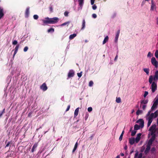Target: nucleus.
Returning <instances> with one entry per match:
<instances>
[{
    "label": "nucleus",
    "instance_id": "nucleus-40",
    "mask_svg": "<svg viewBox=\"0 0 158 158\" xmlns=\"http://www.w3.org/2000/svg\"><path fill=\"white\" fill-rule=\"evenodd\" d=\"M155 138L156 137H154V136H152L149 140L153 142L155 140Z\"/></svg>",
    "mask_w": 158,
    "mask_h": 158
},
{
    "label": "nucleus",
    "instance_id": "nucleus-54",
    "mask_svg": "<svg viewBox=\"0 0 158 158\" xmlns=\"http://www.w3.org/2000/svg\"><path fill=\"white\" fill-rule=\"evenodd\" d=\"M146 107V105H144L142 106V108L143 110H145V109Z\"/></svg>",
    "mask_w": 158,
    "mask_h": 158
},
{
    "label": "nucleus",
    "instance_id": "nucleus-53",
    "mask_svg": "<svg viewBox=\"0 0 158 158\" xmlns=\"http://www.w3.org/2000/svg\"><path fill=\"white\" fill-rule=\"evenodd\" d=\"M116 16V14L115 13H114L111 16V17L112 18H114Z\"/></svg>",
    "mask_w": 158,
    "mask_h": 158
},
{
    "label": "nucleus",
    "instance_id": "nucleus-23",
    "mask_svg": "<svg viewBox=\"0 0 158 158\" xmlns=\"http://www.w3.org/2000/svg\"><path fill=\"white\" fill-rule=\"evenodd\" d=\"M77 35L76 34H73L69 36V39L70 40L73 39Z\"/></svg>",
    "mask_w": 158,
    "mask_h": 158
},
{
    "label": "nucleus",
    "instance_id": "nucleus-39",
    "mask_svg": "<svg viewBox=\"0 0 158 158\" xmlns=\"http://www.w3.org/2000/svg\"><path fill=\"white\" fill-rule=\"evenodd\" d=\"M93 82L92 81H91L89 82V86H93Z\"/></svg>",
    "mask_w": 158,
    "mask_h": 158
},
{
    "label": "nucleus",
    "instance_id": "nucleus-1",
    "mask_svg": "<svg viewBox=\"0 0 158 158\" xmlns=\"http://www.w3.org/2000/svg\"><path fill=\"white\" fill-rule=\"evenodd\" d=\"M59 20V19L57 17H54L49 18L47 17L45 20H43V22L45 24H54L57 23Z\"/></svg>",
    "mask_w": 158,
    "mask_h": 158
},
{
    "label": "nucleus",
    "instance_id": "nucleus-16",
    "mask_svg": "<svg viewBox=\"0 0 158 158\" xmlns=\"http://www.w3.org/2000/svg\"><path fill=\"white\" fill-rule=\"evenodd\" d=\"M79 108H77L74 111V117L75 118L78 115L79 112Z\"/></svg>",
    "mask_w": 158,
    "mask_h": 158
},
{
    "label": "nucleus",
    "instance_id": "nucleus-38",
    "mask_svg": "<svg viewBox=\"0 0 158 158\" xmlns=\"http://www.w3.org/2000/svg\"><path fill=\"white\" fill-rule=\"evenodd\" d=\"M155 56L156 58H158V50L156 51L155 53Z\"/></svg>",
    "mask_w": 158,
    "mask_h": 158
},
{
    "label": "nucleus",
    "instance_id": "nucleus-46",
    "mask_svg": "<svg viewBox=\"0 0 158 158\" xmlns=\"http://www.w3.org/2000/svg\"><path fill=\"white\" fill-rule=\"evenodd\" d=\"M18 43L17 41L16 40H15L12 42V44L13 45H16Z\"/></svg>",
    "mask_w": 158,
    "mask_h": 158
},
{
    "label": "nucleus",
    "instance_id": "nucleus-11",
    "mask_svg": "<svg viewBox=\"0 0 158 158\" xmlns=\"http://www.w3.org/2000/svg\"><path fill=\"white\" fill-rule=\"evenodd\" d=\"M19 44H18L15 47V51L14 54H13V57H14L15 56V55L17 53V52L18 51V50L19 49Z\"/></svg>",
    "mask_w": 158,
    "mask_h": 158
},
{
    "label": "nucleus",
    "instance_id": "nucleus-51",
    "mask_svg": "<svg viewBox=\"0 0 158 158\" xmlns=\"http://www.w3.org/2000/svg\"><path fill=\"white\" fill-rule=\"evenodd\" d=\"M92 15L94 19L96 18H97V15L95 14H93Z\"/></svg>",
    "mask_w": 158,
    "mask_h": 158
},
{
    "label": "nucleus",
    "instance_id": "nucleus-3",
    "mask_svg": "<svg viewBox=\"0 0 158 158\" xmlns=\"http://www.w3.org/2000/svg\"><path fill=\"white\" fill-rule=\"evenodd\" d=\"M136 123H139L141 128L143 127L144 126V121L142 119H139L136 122Z\"/></svg>",
    "mask_w": 158,
    "mask_h": 158
},
{
    "label": "nucleus",
    "instance_id": "nucleus-27",
    "mask_svg": "<svg viewBox=\"0 0 158 158\" xmlns=\"http://www.w3.org/2000/svg\"><path fill=\"white\" fill-rule=\"evenodd\" d=\"M153 80V77L152 76H150L149 78L148 81L149 83L150 84L152 83V81Z\"/></svg>",
    "mask_w": 158,
    "mask_h": 158
},
{
    "label": "nucleus",
    "instance_id": "nucleus-48",
    "mask_svg": "<svg viewBox=\"0 0 158 158\" xmlns=\"http://www.w3.org/2000/svg\"><path fill=\"white\" fill-rule=\"evenodd\" d=\"M154 102L157 104L158 103V98H157L156 97L155 98Z\"/></svg>",
    "mask_w": 158,
    "mask_h": 158
},
{
    "label": "nucleus",
    "instance_id": "nucleus-17",
    "mask_svg": "<svg viewBox=\"0 0 158 158\" xmlns=\"http://www.w3.org/2000/svg\"><path fill=\"white\" fill-rule=\"evenodd\" d=\"M148 100H141L140 102V107H141L142 104H146L148 103Z\"/></svg>",
    "mask_w": 158,
    "mask_h": 158
},
{
    "label": "nucleus",
    "instance_id": "nucleus-15",
    "mask_svg": "<svg viewBox=\"0 0 158 158\" xmlns=\"http://www.w3.org/2000/svg\"><path fill=\"white\" fill-rule=\"evenodd\" d=\"M38 146V143H35L33 146L32 148L31 149V152H33L35 150V149Z\"/></svg>",
    "mask_w": 158,
    "mask_h": 158
},
{
    "label": "nucleus",
    "instance_id": "nucleus-21",
    "mask_svg": "<svg viewBox=\"0 0 158 158\" xmlns=\"http://www.w3.org/2000/svg\"><path fill=\"white\" fill-rule=\"evenodd\" d=\"M140 126L138 125V124H135L134 126V129L135 130H137L140 129Z\"/></svg>",
    "mask_w": 158,
    "mask_h": 158
},
{
    "label": "nucleus",
    "instance_id": "nucleus-44",
    "mask_svg": "<svg viewBox=\"0 0 158 158\" xmlns=\"http://www.w3.org/2000/svg\"><path fill=\"white\" fill-rule=\"evenodd\" d=\"M69 12L67 11H66L64 13V15L65 16L67 17L68 16Z\"/></svg>",
    "mask_w": 158,
    "mask_h": 158
},
{
    "label": "nucleus",
    "instance_id": "nucleus-10",
    "mask_svg": "<svg viewBox=\"0 0 158 158\" xmlns=\"http://www.w3.org/2000/svg\"><path fill=\"white\" fill-rule=\"evenodd\" d=\"M29 13V8L27 7L26 8L25 12V17L28 18Z\"/></svg>",
    "mask_w": 158,
    "mask_h": 158
},
{
    "label": "nucleus",
    "instance_id": "nucleus-60",
    "mask_svg": "<svg viewBox=\"0 0 158 158\" xmlns=\"http://www.w3.org/2000/svg\"><path fill=\"white\" fill-rule=\"evenodd\" d=\"M155 151V148L154 147H153L151 149V151L152 152H153Z\"/></svg>",
    "mask_w": 158,
    "mask_h": 158
},
{
    "label": "nucleus",
    "instance_id": "nucleus-31",
    "mask_svg": "<svg viewBox=\"0 0 158 158\" xmlns=\"http://www.w3.org/2000/svg\"><path fill=\"white\" fill-rule=\"evenodd\" d=\"M143 111L142 110L138 109L136 112V114L137 115H139V114L142 113Z\"/></svg>",
    "mask_w": 158,
    "mask_h": 158
},
{
    "label": "nucleus",
    "instance_id": "nucleus-56",
    "mask_svg": "<svg viewBox=\"0 0 158 158\" xmlns=\"http://www.w3.org/2000/svg\"><path fill=\"white\" fill-rule=\"evenodd\" d=\"M142 153H140L138 156V158H142Z\"/></svg>",
    "mask_w": 158,
    "mask_h": 158
},
{
    "label": "nucleus",
    "instance_id": "nucleus-18",
    "mask_svg": "<svg viewBox=\"0 0 158 158\" xmlns=\"http://www.w3.org/2000/svg\"><path fill=\"white\" fill-rule=\"evenodd\" d=\"M154 80H157L158 79V71H156L155 75L154 77Z\"/></svg>",
    "mask_w": 158,
    "mask_h": 158
},
{
    "label": "nucleus",
    "instance_id": "nucleus-59",
    "mask_svg": "<svg viewBox=\"0 0 158 158\" xmlns=\"http://www.w3.org/2000/svg\"><path fill=\"white\" fill-rule=\"evenodd\" d=\"M95 0H91V3L92 5H94Z\"/></svg>",
    "mask_w": 158,
    "mask_h": 158
},
{
    "label": "nucleus",
    "instance_id": "nucleus-7",
    "mask_svg": "<svg viewBox=\"0 0 158 158\" xmlns=\"http://www.w3.org/2000/svg\"><path fill=\"white\" fill-rule=\"evenodd\" d=\"M148 122L147 124V126L148 127L150 125L152 121L153 118L149 115L148 117Z\"/></svg>",
    "mask_w": 158,
    "mask_h": 158
},
{
    "label": "nucleus",
    "instance_id": "nucleus-33",
    "mask_svg": "<svg viewBox=\"0 0 158 158\" xmlns=\"http://www.w3.org/2000/svg\"><path fill=\"white\" fill-rule=\"evenodd\" d=\"M54 31V29L52 28H50L48 30V32H53Z\"/></svg>",
    "mask_w": 158,
    "mask_h": 158
},
{
    "label": "nucleus",
    "instance_id": "nucleus-37",
    "mask_svg": "<svg viewBox=\"0 0 158 158\" xmlns=\"http://www.w3.org/2000/svg\"><path fill=\"white\" fill-rule=\"evenodd\" d=\"M136 133V131H132L131 133V135L132 136H134L135 135Z\"/></svg>",
    "mask_w": 158,
    "mask_h": 158
},
{
    "label": "nucleus",
    "instance_id": "nucleus-32",
    "mask_svg": "<svg viewBox=\"0 0 158 158\" xmlns=\"http://www.w3.org/2000/svg\"><path fill=\"white\" fill-rule=\"evenodd\" d=\"M143 70L147 75L149 74V70L148 69L145 68L143 69Z\"/></svg>",
    "mask_w": 158,
    "mask_h": 158
},
{
    "label": "nucleus",
    "instance_id": "nucleus-12",
    "mask_svg": "<svg viewBox=\"0 0 158 158\" xmlns=\"http://www.w3.org/2000/svg\"><path fill=\"white\" fill-rule=\"evenodd\" d=\"M119 33H120V30H118L117 31V33H116V36H115V42H117L118 41Z\"/></svg>",
    "mask_w": 158,
    "mask_h": 158
},
{
    "label": "nucleus",
    "instance_id": "nucleus-26",
    "mask_svg": "<svg viewBox=\"0 0 158 158\" xmlns=\"http://www.w3.org/2000/svg\"><path fill=\"white\" fill-rule=\"evenodd\" d=\"M79 5L81 7H82L83 4L84 0H78Z\"/></svg>",
    "mask_w": 158,
    "mask_h": 158
},
{
    "label": "nucleus",
    "instance_id": "nucleus-63",
    "mask_svg": "<svg viewBox=\"0 0 158 158\" xmlns=\"http://www.w3.org/2000/svg\"><path fill=\"white\" fill-rule=\"evenodd\" d=\"M150 116L153 118L154 116V114L153 113H152L150 114Z\"/></svg>",
    "mask_w": 158,
    "mask_h": 158
},
{
    "label": "nucleus",
    "instance_id": "nucleus-45",
    "mask_svg": "<svg viewBox=\"0 0 158 158\" xmlns=\"http://www.w3.org/2000/svg\"><path fill=\"white\" fill-rule=\"evenodd\" d=\"M148 92L145 91L144 92V94L143 95V97L144 98L146 97V96L148 95Z\"/></svg>",
    "mask_w": 158,
    "mask_h": 158
},
{
    "label": "nucleus",
    "instance_id": "nucleus-55",
    "mask_svg": "<svg viewBox=\"0 0 158 158\" xmlns=\"http://www.w3.org/2000/svg\"><path fill=\"white\" fill-rule=\"evenodd\" d=\"M77 75L79 77H81V76H82V74H81V73H77Z\"/></svg>",
    "mask_w": 158,
    "mask_h": 158
},
{
    "label": "nucleus",
    "instance_id": "nucleus-36",
    "mask_svg": "<svg viewBox=\"0 0 158 158\" xmlns=\"http://www.w3.org/2000/svg\"><path fill=\"white\" fill-rule=\"evenodd\" d=\"M5 112V109L4 108L2 110V111L1 112H0V118H1L2 115Z\"/></svg>",
    "mask_w": 158,
    "mask_h": 158
},
{
    "label": "nucleus",
    "instance_id": "nucleus-62",
    "mask_svg": "<svg viewBox=\"0 0 158 158\" xmlns=\"http://www.w3.org/2000/svg\"><path fill=\"white\" fill-rule=\"evenodd\" d=\"M151 131V133H155L156 130H150Z\"/></svg>",
    "mask_w": 158,
    "mask_h": 158
},
{
    "label": "nucleus",
    "instance_id": "nucleus-9",
    "mask_svg": "<svg viewBox=\"0 0 158 158\" xmlns=\"http://www.w3.org/2000/svg\"><path fill=\"white\" fill-rule=\"evenodd\" d=\"M142 134L139 133L137 135V137L135 139V141L136 143H138L139 141Z\"/></svg>",
    "mask_w": 158,
    "mask_h": 158
},
{
    "label": "nucleus",
    "instance_id": "nucleus-25",
    "mask_svg": "<svg viewBox=\"0 0 158 158\" xmlns=\"http://www.w3.org/2000/svg\"><path fill=\"white\" fill-rule=\"evenodd\" d=\"M85 19H83L82 21V27L81 28V30H83L85 27Z\"/></svg>",
    "mask_w": 158,
    "mask_h": 158
},
{
    "label": "nucleus",
    "instance_id": "nucleus-14",
    "mask_svg": "<svg viewBox=\"0 0 158 158\" xmlns=\"http://www.w3.org/2000/svg\"><path fill=\"white\" fill-rule=\"evenodd\" d=\"M135 142V139L134 138H132L129 139V143L131 145H133L134 144Z\"/></svg>",
    "mask_w": 158,
    "mask_h": 158
},
{
    "label": "nucleus",
    "instance_id": "nucleus-28",
    "mask_svg": "<svg viewBox=\"0 0 158 158\" xmlns=\"http://www.w3.org/2000/svg\"><path fill=\"white\" fill-rule=\"evenodd\" d=\"M156 8V6L155 4L151 5V10H153L154 9Z\"/></svg>",
    "mask_w": 158,
    "mask_h": 158
},
{
    "label": "nucleus",
    "instance_id": "nucleus-22",
    "mask_svg": "<svg viewBox=\"0 0 158 158\" xmlns=\"http://www.w3.org/2000/svg\"><path fill=\"white\" fill-rule=\"evenodd\" d=\"M109 40V37L108 36H106L104 38V40L103 42V44H105L106 42H107Z\"/></svg>",
    "mask_w": 158,
    "mask_h": 158
},
{
    "label": "nucleus",
    "instance_id": "nucleus-34",
    "mask_svg": "<svg viewBox=\"0 0 158 158\" xmlns=\"http://www.w3.org/2000/svg\"><path fill=\"white\" fill-rule=\"evenodd\" d=\"M153 142V141L149 140L147 145L151 147L152 144Z\"/></svg>",
    "mask_w": 158,
    "mask_h": 158
},
{
    "label": "nucleus",
    "instance_id": "nucleus-61",
    "mask_svg": "<svg viewBox=\"0 0 158 158\" xmlns=\"http://www.w3.org/2000/svg\"><path fill=\"white\" fill-rule=\"evenodd\" d=\"M151 135L152 136H154V137H156V135L155 133H151Z\"/></svg>",
    "mask_w": 158,
    "mask_h": 158
},
{
    "label": "nucleus",
    "instance_id": "nucleus-8",
    "mask_svg": "<svg viewBox=\"0 0 158 158\" xmlns=\"http://www.w3.org/2000/svg\"><path fill=\"white\" fill-rule=\"evenodd\" d=\"M4 11L3 9L1 7H0V19L3 18L4 16Z\"/></svg>",
    "mask_w": 158,
    "mask_h": 158
},
{
    "label": "nucleus",
    "instance_id": "nucleus-42",
    "mask_svg": "<svg viewBox=\"0 0 158 158\" xmlns=\"http://www.w3.org/2000/svg\"><path fill=\"white\" fill-rule=\"evenodd\" d=\"M38 16L37 15H35L33 16L34 19H37L38 18Z\"/></svg>",
    "mask_w": 158,
    "mask_h": 158
},
{
    "label": "nucleus",
    "instance_id": "nucleus-49",
    "mask_svg": "<svg viewBox=\"0 0 158 158\" xmlns=\"http://www.w3.org/2000/svg\"><path fill=\"white\" fill-rule=\"evenodd\" d=\"M92 110V107H90L88 108V112H91Z\"/></svg>",
    "mask_w": 158,
    "mask_h": 158
},
{
    "label": "nucleus",
    "instance_id": "nucleus-50",
    "mask_svg": "<svg viewBox=\"0 0 158 158\" xmlns=\"http://www.w3.org/2000/svg\"><path fill=\"white\" fill-rule=\"evenodd\" d=\"M49 8V10H50V12H53V8H52V6H50Z\"/></svg>",
    "mask_w": 158,
    "mask_h": 158
},
{
    "label": "nucleus",
    "instance_id": "nucleus-30",
    "mask_svg": "<svg viewBox=\"0 0 158 158\" xmlns=\"http://www.w3.org/2000/svg\"><path fill=\"white\" fill-rule=\"evenodd\" d=\"M124 133V131H123L119 138V140L120 141H121L122 140Z\"/></svg>",
    "mask_w": 158,
    "mask_h": 158
},
{
    "label": "nucleus",
    "instance_id": "nucleus-57",
    "mask_svg": "<svg viewBox=\"0 0 158 158\" xmlns=\"http://www.w3.org/2000/svg\"><path fill=\"white\" fill-rule=\"evenodd\" d=\"M151 111H150V110L148 112L147 114V116H149L151 114Z\"/></svg>",
    "mask_w": 158,
    "mask_h": 158
},
{
    "label": "nucleus",
    "instance_id": "nucleus-13",
    "mask_svg": "<svg viewBox=\"0 0 158 158\" xmlns=\"http://www.w3.org/2000/svg\"><path fill=\"white\" fill-rule=\"evenodd\" d=\"M151 148V147L147 146H146V148L145 150L144 151V153L145 154H147L149 152V150Z\"/></svg>",
    "mask_w": 158,
    "mask_h": 158
},
{
    "label": "nucleus",
    "instance_id": "nucleus-2",
    "mask_svg": "<svg viewBox=\"0 0 158 158\" xmlns=\"http://www.w3.org/2000/svg\"><path fill=\"white\" fill-rule=\"evenodd\" d=\"M152 91V92H154L157 89V84L156 82L153 81L151 85Z\"/></svg>",
    "mask_w": 158,
    "mask_h": 158
},
{
    "label": "nucleus",
    "instance_id": "nucleus-19",
    "mask_svg": "<svg viewBox=\"0 0 158 158\" xmlns=\"http://www.w3.org/2000/svg\"><path fill=\"white\" fill-rule=\"evenodd\" d=\"M157 104H158L154 102V103L151 108V110H153L156 107Z\"/></svg>",
    "mask_w": 158,
    "mask_h": 158
},
{
    "label": "nucleus",
    "instance_id": "nucleus-5",
    "mask_svg": "<svg viewBox=\"0 0 158 158\" xmlns=\"http://www.w3.org/2000/svg\"><path fill=\"white\" fill-rule=\"evenodd\" d=\"M40 89H42L43 91H45L48 89V87L45 83H43L40 86Z\"/></svg>",
    "mask_w": 158,
    "mask_h": 158
},
{
    "label": "nucleus",
    "instance_id": "nucleus-52",
    "mask_svg": "<svg viewBox=\"0 0 158 158\" xmlns=\"http://www.w3.org/2000/svg\"><path fill=\"white\" fill-rule=\"evenodd\" d=\"M70 105H69L68 106H67V109H66V111L67 112V111H68V110H69L70 109Z\"/></svg>",
    "mask_w": 158,
    "mask_h": 158
},
{
    "label": "nucleus",
    "instance_id": "nucleus-29",
    "mask_svg": "<svg viewBox=\"0 0 158 158\" xmlns=\"http://www.w3.org/2000/svg\"><path fill=\"white\" fill-rule=\"evenodd\" d=\"M77 145H78V143L77 142H76L74 148H73V152H74L76 150L77 147Z\"/></svg>",
    "mask_w": 158,
    "mask_h": 158
},
{
    "label": "nucleus",
    "instance_id": "nucleus-58",
    "mask_svg": "<svg viewBox=\"0 0 158 158\" xmlns=\"http://www.w3.org/2000/svg\"><path fill=\"white\" fill-rule=\"evenodd\" d=\"M10 143H11L10 142H9L6 145V146H5V148L8 147L9 146V145H10Z\"/></svg>",
    "mask_w": 158,
    "mask_h": 158
},
{
    "label": "nucleus",
    "instance_id": "nucleus-35",
    "mask_svg": "<svg viewBox=\"0 0 158 158\" xmlns=\"http://www.w3.org/2000/svg\"><path fill=\"white\" fill-rule=\"evenodd\" d=\"M116 102L118 103H120L121 102V99L120 98H117L116 100Z\"/></svg>",
    "mask_w": 158,
    "mask_h": 158
},
{
    "label": "nucleus",
    "instance_id": "nucleus-24",
    "mask_svg": "<svg viewBox=\"0 0 158 158\" xmlns=\"http://www.w3.org/2000/svg\"><path fill=\"white\" fill-rule=\"evenodd\" d=\"M70 23V22L68 21L60 25V26H63L66 25H67V26H68L69 23Z\"/></svg>",
    "mask_w": 158,
    "mask_h": 158
},
{
    "label": "nucleus",
    "instance_id": "nucleus-43",
    "mask_svg": "<svg viewBox=\"0 0 158 158\" xmlns=\"http://www.w3.org/2000/svg\"><path fill=\"white\" fill-rule=\"evenodd\" d=\"M154 114V118H156V117H157L158 115L157 110L156 111Z\"/></svg>",
    "mask_w": 158,
    "mask_h": 158
},
{
    "label": "nucleus",
    "instance_id": "nucleus-41",
    "mask_svg": "<svg viewBox=\"0 0 158 158\" xmlns=\"http://www.w3.org/2000/svg\"><path fill=\"white\" fill-rule=\"evenodd\" d=\"M28 49V48L27 46H26L23 49V51L24 52H27Z\"/></svg>",
    "mask_w": 158,
    "mask_h": 158
},
{
    "label": "nucleus",
    "instance_id": "nucleus-4",
    "mask_svg": "<svg viewBox=\"0 0 158 158\" xmlns=\"http://www.w3.org/2000/svg\"><path fill=\"white\" fill-rule=\"evenodd\" d=\"M151 62L152 64L154 65L156 67H157L158 63L156 60V59L155 57H153L152 58Z\"/></svg>",
    "mask_w": 158,
    "mask_h": 158
},
{
    "label": "nucleus",
    "instance_id": "nucleus-64",
    "mask_svg": "<svg viewBox=\"0 0 158 158\" xmlns=\"http://www.w3.org/2000/svg\"><path fill=\"white\" fill-rule=\"evenodd\" d=\"M118 55H117L115 56V58H114V60H115V61H116V60H117V59L118 58Z\"/></svg>",
    "mask_w": 158,
    "mask_h": 158
},
{
    "label": "nucleus",
    "instance_id": "nucleus-6",
    "mask_svg": "<svg viewBox=\"0 0 158 158\" xmlns=\"http://www.w3.org/2000/svg\"><path fill=\"white\" fill-rule=\"evenodd\" d=\"M74 72L73 70H69L68 75V78H70L74 76Z\"/></svg>",
    "mask_w": 158,
    "mask_h": 158
},
{
    "label": "nucleus",
    "instance_id": "nucleus-47",
    "mask_svg": "<svg viewBox=\"0 0 158 158\" xmlns=\"http://www.w3.org/2000/svg\"><path fill=\"white\" fill-rule=\"evenodd\" d=\"M97 8V6L95 4L93 5L92 6V8L94 10H96V9Z\"/></svg>",
    "mask_w": 158,
    "mask_h": 158
},
{
    "label": "nucleus",
    "instance_id": "nucleus-20",
    "mask_svg": "<svg viewBox=\"0 0 158 158\" xmlns=\"http://www.w3.org/2000/svg\"><path fill=\"white\" fill-rule=\"evenodd\" d=\"M156 124L152 125L149 129V130H156Z\"/></svg>",
    "mask_w": 158,
    "mask_h": 158
}]
</instances>
